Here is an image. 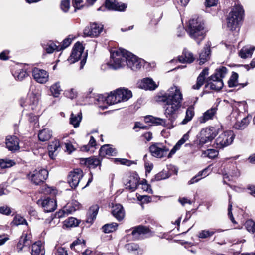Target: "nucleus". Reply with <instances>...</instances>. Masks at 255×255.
Here are the masks:
<instances>
[{"label":"nucleus","instance_id":"4c0bfd02","mask_svg":"<svg viewBox=\"0 0 255 255\" xmlns=\"http://www.w3.org/2000/svg\"><path fill=\"white\" fill-rule=\"evenodd\" d=\"M81 207V205L77 201L72 200L65 206V209L67 211V215H68L76 210L79 209Z\"/></svg>","mask_w":255,"mask_h":255},{"label":"nucleus","instance_id":"473e14b6","mask_svg":"<svg viewBox=\"0 0 255 255\" xmlns=\"http://www.w3.org/2000/svg\"><path fill=\"white\" fill-rule=\"evenodd\" d=\"M32 244L31 255H44V248L41 241H36Z\"/></svg>","mask_w":255,"mask_h":255},{"label":"nucleus","instance_id":"2eb2a0df","mask_svg":"<svg viewBox=\"0 0 255 255\" xmlns=\"http://www.w3.org/2000/svg\"><path fill=\"white\" fill-rule=\"evenodd\" d=\"M33 79L38 83L44 84L48 81V72L43 69L37 67H33L31 70Z\"/></svg>","mask_w":255,"mask_h":255},{"label":"nucleus","instance_id":"4be33fe9","mask_svg":"<svg viewBox=\"0 0 255 255\" xmlns=\"http://www.w3.org/2000/svg\"><path fill=\"white\" fill-rule=\"evenodd\" d=\"M111 212L118 221H121L125 217L124 209L123 206L119 203L113 204Z\"/></svg>","mask_w":255,"mask_h":255},{"label":"nucleus","instance_id":"f257e3e1","mask_svg":"<svg viewBox=\"0 0 255 255\" xmlns=\"http://www.w3.org/2000/svg\"><path fill=\"white\" fill-rule=\"evenodd\" d=\"M183 99L182 94L180 89L172 88L168 93H165L161 95H157L156 100L164 103V115L168 119L169 124L173 128L174 122L176 121L178 116V110L182 105Z\"/></svg>","mask_w":255,"mask_h":255},{"label":"nucleus","instance_id":"6ab92c4d","mask_svg":"<svg viewBox=\"0 0 255 255\" xmlns=\"http://www.w3.org/2000/svg\"><path fill=\"white\" fill-rule=\"evenodd\" d=\"M5 144L6 148L9 151L12 152H15L19 149V139L15 135H8L6 136L5 139Z\"/></svg>","mask_w":255,"mask_h":255},{"label":"nucleus","instance_id":"ea45409f","mask_svg":"<svg viewBox=\"0 0 255 255\" xmlns=\"http://www.w3.org/2000/svg\"><path fill=\"white\" fill-rule=\"evenodd\" d=\"M118 223L112 222L104 225L102 227L101 230L104 233H110L116 231L118 229Z\"/></svg>","mask_w":255,"mask_h":255},{"label":"nucleus","instance_id":"72a5a7b5","mask_svg":"<svg viewBox=\"0 0 255 255\" xmlns=\"http://www.w3.org/2000/svg\"><path fill=\"white\" fill-rule=\"evenodd\" d=\"M52 136V132L48 128H43L40 130L38 134V139L42 142L48 141Z\"/></svg>","mask_w":255,"mask_h":255},{"label":"nucleus","instance_id":"864d4df0","mask_svg":"<svg viewBox=\"0 0 255 255\" xmlns=\"http://www.w3.org/2000/svg\"><path fill=\"white\" fill-rule=\"evenodd\" d=\"M76 246H81L82 248H85L86 247V242L83 239L77 238L71 244L70 248H74Z\"/></svg>","mask_w":255,"mask_h":255},{"label":"nucleus","instance_id":"de8ad7c7","mask_svg":"<svg viewBox=\"0 0 255 255\" xmlns=\"http://www.w3.org/2000/svg\"><path fill=\"white\" fill-rule=\"evenodd\" d=\"M255 49V47H250L249 48H246L245 50L242 49L239 53V55L240 56L241 58L243 59H245L249 57V56H251Z\"/></svg>","mask_w":255,"mask_h":255},{"label":"nucleus","instance_id":"774afa93","mask_svg":"<svg viewBox=\"0 0 255 255\" xmlns=\"http://www.w3.org/2000/svg\"><path fill=\"white\" fill-rule=\"evenodd\" d=\"M56 255H68V254L65 248L60 247L57 250Z\"/></svg>","mask_w":255,"mask_h":255},{"label":"nucleus","instance_id":"bb28decb","mask_svg":"<svg viewBox=\"0 0 255 255\" xmlns=\"http://www.w3.org/2000/svg\"><path fill=\"white\" fill-rule=\"evenodd\" d=\"M195 59L192 52L184 48L182 52V54L179 56L178 60L181 63H192Z\"/></svg>","mask_w":255,"mask_h":255},{"label":"nucleus","instance_id":"69168bd1","mask_svg":"<svg viewBox=\"0 0 255 255\" xmlns=\"http://www.w3.org/2000/svg\"><path fill=\"white\" fill-rule=\"evenodd\" d=\"M11 213L10 208L7 206L0 207V213L3 215H9Z\"/></svg>","mask_w":255,"mask_h":255},{"label":"nucleus","instance_id":"393cba45","mask_svg":"<svg viewBox=\"0 0 255 255\" xmlns=\"http://www.w3.org/2000/svg\"><path fill=\"white\" fill-rule=\"evenodd\" d=\"M219 83L220 86H216V84L212 81L207 82V81H206L204 89L202 91L201 96H202L204 94L210 93V90H213L217 92L220 91L224 86L223 81L221 80Z\"/></svg>","mask_w":255,"mask_h":255},{"label":"nucleus","instance_id":"7c9ffc66","mask_svg":"<svg viewBox=\"0 0 255 255\" xmlns=\"http://www.w3.org/2000/svg\"><path fill=\"white\" fill-rule=\"evenodd\" d=\"M41 45L44 50L43 56H45L46 54H52L55 50L59 51L58 46L56 45L52 41H49L46 43H43Z\"/></svg>","mask_w":255,"mask_h":255},{"label":"nucleus","instance_id":"39448f33","mask_svg":"<svg viewBox=\"0 0 255 255\" xmlns=\"http://www.w3.org/2000/svg\"><path fill=\"white\" fill-rule=\"evenodd\" d=\"M132 96V92L130 90L120 88L111 92L105 98V101L107 104L110 105L121 101H126Z\"/></svg>","mask_w":255,"mask_h":255},{"label":"nucleus","instance_id":"7ed1b4c3","mask_svg":"<svg viewBox=\"0 0 255 255\" xmlns=\"http://www.w3.org/2000/svg\"><path fill=\"white\" fill-rule=\"evenodd\" d=\"M223 130V126L220 127L215 126L214 127L209 126L201 129L200 133L196 136V140H194L193 143H190L188 145L191 147L194 144L198 147H202L203 145L212 141L218 134L219 132ZM188 144H186L187 146Z\"/></svg>","mask_w":255,"mask_h":255},{"label":"nucleus","instance_id":"79ce46f5","mask_svg":"<svg viewBox=\"0 0 255 255\" xmlns=\"http://www.w3.org/2000/svg\"><path fill=\"white\" fill-rule=\"evenodd\" d=\"M82 113L80 112L77 116L72 113L70 118V123L73 125L74 128H77L79 126L80 122L82 120Z\"/></svg>","mask_w":255,"mask_h":255},{"label":"nucleus","instance_id":"c756f323","mask_svg":"<svg viewBox=\"0 0 255 255\" xmlns=\"http://www.w3.org/2000/svg\"><path fill=\"white\" fill-rule=\"evenodd\" d=\"M139 87L145 90H154L157 86L152 79L146 78L141 81Z\"/></svg>","mask_w":255,"mask_h":255},{"label":"nucleus","instance_id":"49530a36","mask_svg":"<svg viewBox=\"0 0 255 255\" xmlns=\"http://www.w3.org/2000/svg\"><path fill=\"white\" fill-rule=\"evenodd\" d=\"M52 95L55 97H58L61 91L60 83L59 82L53 84L50 88Z\"/></svg>","mask_w":255,"mask_h":255},{"label":"nucleus","instance_id":"f3484780","mask_svg":"<svg viewBox=\"0 0 255 255\" xmlns=\"http://www.w3.org/2000/svg\"><path fill=\"white\" fill-rule=\"evenodd\" d=\"M24 67L22 64H16L12 66L11 72L16 80L22 81L29 76L28 72L24 68Z\"/></svg>","mask_w":255,"mask_h":255},{"label":"nucleus","instance_id":"e433bc0d","mask_svg":"<svg viewBox=\"0 0 255 255\" xmlns=\"http://www.w3.org/2000/svg\"><path fill=\"white\" fill-rule=\"evenodd\" d=\"M99 207L97 204L93 205L89 209V216L88 217L87 222L90 223H93L95 220L97 214L98 213Z\"/></svg>","mask_w":255,"mask_h":255},{"label":"nucleus","instance_id":"6e6d98bb","mask_svg":"<svg viewBox=\"0 0 255 255\" xmlns=\"http://www.w3.org/2000/svg\"><path fill=\"white\" fill-rule=\"evenodd\" d=\"M43 192L45 194H49L51 198H54L57 194V190L54 187H45L43 189Z\"/></svg>","mask_w":255,"mask_h":255},{"label":"nucleus","instance_id":"20e7f679","mask_svg":"<svg viewBox=\"0 0 255 255\" xmlns=\"http://www.w3.org/2000/svg\"><path fill=\"white\" fill-rule=\"evenodd\" d=\"M244 12L243 8L241 5H237L232 9L227 18V26L230 30H235L239 26L243 18Z\"/></svg>","mask_w":255,"mask_h":255},{"label":"nucleus","instance_id":"1a4fd4ad","mask_svg":"<svg viewBox=\"0 0 255 255\" xmlns=\"http://www.w3.org/2000/svg\"><path fill=\"white\" fill-rule=\"evenodd\" d=\"M48 174L47 169L38 168L28 174V176L33 184L40 185L45 183L48 177Z\"/></svg>","mask_w":255,"mask_h":255},{"label":"nucleus","instance_id":"603ef678","mask_svg":"<svg viewBox=\"0 0 255 255\" xmlns=\"http://www.w3.org/2000/svg\"><path fill=\"white\" fill-rule=\"evenodd\" d=\"M71 35H69L68 37L63 40L62 44L58 46V50L59 51L63 50L68 47L71 43L73 40V37L70 38Z\"/></svg>","mask_w":255,"mask_h":255},{"label":"nucleus","instance_id":"cd10ccee","mask_svg":"<svg viewBox=\"0 0 255 255\" xmlns=\"http://www.w3.org/2000/svg\"><path fill=\"white\" fill-rule=\"evenodd\" d=\"M103 30V27H100L98 24L94 23L91 24L90 28L88 30H84V34L91 37H97Z\"/></svg>","mask_w":255,"mask_h":255},{"label":"nucleus","instance_id":"4468645a","mask_svg":"<svg viewBox=\"0 0 255 255\" xmlns=\"http://www.w3.org/2000/svg\"><path fill=\"white\" fill-rule=\"evenodd\" d=\"M79 161L81 165L85 166L89 169L91 168H96L98 167L99 169L101 170L102 158L100 159L95 156H92L88 158H81L79 159Z\"/></svg>","mask_w":255,"mask_h":255},{"label":"nucleus","instance_id":"aec40b11","mask_svg":"<svg viewBox=\"0 0 255 255\" xmlns=\"http://www.w3.org/2000/svg\"><path fill=\"white\" fill-rule=\"evenodd\" d=\"M104 6L109 10L124 11L127 5L124 3L120 4L116 0H106Z\"/></svg>","mask_w":255,"mask_h":255},{"label":"nucleus","instance_id":"ddd939ff","mask_svg":"<svg viewBox=\"0 0 255 255\" xmlns=\"http://www.w3.org/2000/svg\"><path fill=\"white\" fill-rule=\"evenodd\" d=\"M127 53L125 65H127L133 71L140 69L142 66L141 59L127 50Z\"/></svg>","mask_w":255,"mask_h":255},{"label":"nucleus","instance_id":"c9c22d12","mask_svg":"<svg viewBox=\"0 0 255 255\" xmlns=\"http://www.w3.org/2000/svg\"><path fill=\"white\" fill-rule=\"evenodd\" d=\"M114 151L115 149L111 147L110 144H105L101 147L99 151V155L103 159L106 155H113Z\"/></svg>","mask_w":255,"mask_h":255},{"label":"nucleus","instance_id":"0e129e2a","mask_svg":"<svg viewBox=\"0 0 255 255\" xmlns=\"http://www.w3.org/2000/svg\"><path fill=\"white\" fill-rule=\"evenodd\" d=\"M221 80H223L219 78V76L217 75V74L216 72H215L210 76L208 77L206 79V81H207V82L213 81L214 82H220Z\"/></svg>","mask_w":255,"mask_h":255},{"label":"nucleus","instance_id":"f8f14e48","mask_svg":"<svg viewBox=\"0 0 255 255\" xmlns=\"http://www.w3.org/2000/svg\"><path fill=\"white\" fill-rule=\"evenodd\" d=\"M140 178L136 172H132L124 180V183L125 189L130 192L135 191L139 185Z\"/></svg>","mask_w":255,"mask_h":255},{"label":"nucleus","instance_id":"f704fd0d","mask_svg":"<svg viewBox=\"0 0 255 255\" xmlns=\"http://www.w3.org/2000/svg\"><path fill=\"white\" fill-rule=\"evenodd\" d=\"M251 119L252 116L250 115H248L240 122H236L233 126L234 128L238 130L244 129L248 125Z\"/></svg>","mask_w":255,"mask_h":255},{"label":"nucleus","instance_id":"423d86ee","mask_svg":"<svg viewBox=\"0 0 255 255\" xmlns=\"http://www.w3.org/2000/svg\"><path fill=\"white\" fill-rule=\"evenodd\" d=\"M131 231V233L127 234V238L130 236H132L133 240H139L143 236L150 237L153 235L154 232L152 231L151 228L149 226L139 225L131 228L129 230H126V232L128 233Z\"/></svg>","mask_w":255,"mask_h":255},{"label":"nucleus","instance_id":"37998d69","mask_svg":"<svg viewBox=\"0 0 255 255\" xmlns=\"http://www.w3.org/2000/svg\"><path fill=\"white\" fill-rule=\"evenodd\" d=\"M239 75L237 73L233 71L228 81V86L230 88L235 87L238 86V79Z\"/></svg>","mask_w":255,"mask_h":255},{"label":"nucleus","instance_id":"338daca9","mask_svg":"<svg viewBox=\"0 0 255 255\" xmlns=\"http://www.w3.org/2000/svg\"><path fill=\"white\" fill-rule=\"evenodd\" d=\"M218 0H205V5L206 7H211L216 5Z\"/></svg>","mask_w":255,"mask_h":255},{"label":"nucleus","instance_id":"a19ab883","mask_svg":"<svg viewBox=\"0 0 255 255\" xmlns=\"http://www.w3.org/2000/svg\"><path fill=\"white\" fill-rule=\"evenodd\" d=\"M80 222V220H78L76 218L71 217L64 221V226L67 228L77 227L79 226Z\"/></svg>","mask_w":255,"mask_h":255},{"label":"nucleus","instance_id":"2f4dec72","mask_svg":"<svg viewBox=\"0 0 255 255\" xmlns=\"http://www.w3.org/2000/svg\"><path fill=\"white\" fill-rule=\"evenodd\" d=\"M189 135L188 133L185 134L171 150L169 153L167 155L168 158L172 157L173 155H174L176 152L180 148L181 145L185 143V142L189 139Z\"/></svg>","mask_w":255,"mask_h":255},{"label":"nucleus","instance_id":"6e6552de","mask_svg":"<svg viewBox=\"0 0 255 255\" xmlns=\"http://www.w3.org/2000/svg\"><path fill=\"white\" fill-rule=\"evenodd\" d=\"M234 138L235 134L232 130H228L224 131L215 139L214 147L216 148L222 149L230 145Z\"/></svg>","mask_w":255,"mask_h":255},{"label":"nucleus","instance_id":"e2e57ef3","mask_svg":"<svg viewBox=\"0 0 255 255\" xmlns=\"http://www.w3.org/2000/svg\"><path fill=\"white\" fill-rule=\"evenodd\" d=\"M12 163H14L12 160H5L4 159H0V167L1 168H6L13 165Z\"/></svg>","mask_w":255,"mask_h":255},{"label":"nucleus","instance_id":"a211bd4d","mask_svg":"<svg viewBox=\"0 0 255 255\" xmlns=\"http://www.w3.org/2000/svg\"><path fill=\"white\" fill-rule=\"evenodd\" d=\"M31 239L32 235L30 230L24 231L17 244L18 252L22 251L24 247H29L32 244Z\"/></svg>","mask_w":255,"mask_h":255},{"label":"nucleus","instance_id":"58836bf2","mask_svg":"<svg viewBox=\"0 0 255 255\" xmlns=\"http://www.w3.org/2000/svg\"><path fill=\"white\" fill-rule=\"evenodd\" d=\"M194 115V107L193 106L191 105L187 108L186 111L185 118L181 122V124L182 125L186 124L188 122H189L192 119Z\"/></svg>","mask_w":255,"mask_h":255},{"label":"nucleus","instance_id":"dca6fc26","mask_svg":"<svg viewBox=\"0 0 255 255\" xmlns=\"http://www.w3.org/2000/svg\"><path fill=\"white\" fill-rule=\"evenodd\" d=\"M84 47L80 41H77L75 43L73 47L70 56L68 58V61L71 63H74L78 61L81 57Z\"/></svg>","mask_w":255,"mask_h":255},{"label":"nucleus","instance_id":"f03ea898","mask_svg":"<svg viewBox=\"0 0 255 255\" xmlns=\"http://www.w3.org/2000/svg\"><path fill=\"white\" fill-rule=\"evenodd\" d=\"M186 31L189 36L195 40L198 44L205 38L207 32L204 21L199 17L189 20Z\"/></svg>","mask_w":255,"mask_h":255},{"label":"nucleus","instance_id":"5701e85b","mask_svg":"<svg viewBox=\"0 0 255 255\" xmlns=\"http://www.w3.org/2000/svg\"><path fill=\"white\" fill-rule=\"evenodd\" d=\"M41 205L45 212L54 211L57 207L56 201L54 198L47 197L41 202Z\"/></svg>","mask_w":255,"mask_h":255},{"label":"nucleus","instance_id":"412c9836","mask_svg":"<svg viewBox=\"0 0 255 255\" xmlns=\"http://www.w3.org/2000/svg\"><path fill=\"white\" fill-rule=\"evenodd\" d=\"M39 95L38 93L32 92L28 95L29 110L34 113H39L40 108L38 105Z\"/></svg>","mask_w":255,"mask_h":255},{"label":"nucleus","instance_id":"052dcab7","mask_svg":"<svg viewBox=\"0 0 255 255\" xmlns=\"http://www.w3.org/2000/svg\"><path fill=\"white\" fill-rule=\"evenodd\" d=\"M214 233L215 232L213 231L206 230H202L199 232L198 237L200 238L205 239L212 236Z\"/></svg>","mask_w":255,"mask_h":255},{"label":"nucleus","instance_id":"5fc2aeb1","mask_svg":"<svg viewBox=\"0 0 255 255\" xmlns=\"http://www.w3.org/2000/svg\"><path fill=\"white\" fill-rule=\"evenodd\" d=\"M114 162L117 163L119 162L120 164L122 165H127L130 166L132 164H135V162L134 161L130 160L125 158H113Z\"/></svg>","mask_w":255,"mask_h":255},{"label":"nucleus","instance_id":"a878e982","mask_svg":"<svg viewBox=\"0 0 255 255\" xmlns=\"http://www.w3.org/2000/svg\"><path fill=\"white\" fill-rule=\"evenodd\" d=\"M211 54V50L210 48V44L209 43L206 44L202 50L201 53L199 54V64L202 65L206 62L209 60Z\"/></svg>","mask_w":255,"mask_h":255},{"label":"nucleus","instance_id":"680f3d73","mask_svg":"<svg viewBox=\"0 0 255 255\" xmlns=\"http://www.w3.org/2000/svg\"><path fill=\"white\" fill-rule=\"evenodd\" d=\"M83 2V0H72V5L74 7V12H76L77 10L82 9L84 7V5L82 4Z\"/></svg>","mask_w":255,"mask_h":255},{"label":"nucleus","instance_id":"c03bdc74","mask_svg":"<svg viewBox=\"0 0 255 255\" xmlns=\"http://www.w3.org/2000/svg\"><path fill=\"white\" fill-rule=\"evenodd\" d=\"M60 147V142L58 140H54L50 143L48 146V150L49 152V155L51 157L53 155V153L57 150Z\"/></svg>","mask_w":255,"mask_h":255},{"label":"nucleus","instance_id":"c85d7f7f","mask_svg":"<svg viewBox=\"0 0 255 255\" xmlns=\"http://www.w3.org/2000/svg\"><path fill=\"white\" fill-rule=\"evenodd\" d=\"M217 108L216 107H212L207 110L203 116L199 118V121L200 123H204L209 120L213 119L214 116L216 114Z\"/></svg>","mask_w":255,"mask_h":255},{"label":"nucleus","instance_id":"b1692460","mask_svg":"<svg viewBox=\"0 0 255 255\" xmlns=\"http://www.w3.org/2000/svg\"><path fill=\"white\" fill-rule=\"evenodd\" d=\"M209 74V68L206 67L203 69L197 78L196 83L193 85L192 88L194 90H199L205 83L207 78L206 76Z\"/></svg>","mask_w":255,"mask_h":255},{"label":"nucleus","instance_id":"8fccbe9b","mask_svg":"<svg viewBox=\"0 0 255 255\" xmlns=\"http://www.w3.org/2000/svg\"><path fill=\"white\" fill-rule=\"evenodd\" d=\"M245 227L248 232L255 233V222L253 220H247L245 223Z\"/></svg>","mask_w":255,"mask_h":255},{"label":"nucleus","instance_id":"0eeeda50","mask_svg":"<svg viewBox=\"0 0 255 255\" xmlns=\"http://www.w3.org/2000/svg\"><path fill=\"white\" fill-rule=\"evenodd\" d=\"M127 53V50L123 48H119L111 52L110 56L111 65L115 69L125 66Z\"/></svg>","mask_w":255,"mask_h":255},{"label":"nucleus","instance_id":"09e8293b","mask_svg":"<svg viewBox=\"0 0 255 255\" xmlns=\"http://www.w3.org/2000/svg\"><path fill=\"white\" fill-rule=\"evenodd\" d=\"M169 177V173L164 171H162L156 174L154 177L152 178L151 180V182H153L154 181H158L161 180L165 179L168 178Z\"/></svg>","mask_w":255,"mask_h":255},{"label":"nucleus","instance_id":"3c124183","mask_svg":"<svg viewBox=\"0 0 255 255\" xmlns=\"http://www.w3.org/2000/svg\"><path fill=\"white\" fill-rule=\"evenodd\" d=\"M125 249L129 252L137 251L140 249L139 245L136 243H130L125 245Z\"/></svg>","mask_w":255,"mask_h":255},{"label":"nucleus","instance_id":"9d476101","mask_svg":"<svg viewBox=\"0 0 255 255\" xmlns=\"http://www.w3.org/2000/svg\"><path fill=\"white\" fill-rule=\"evenodd\" d=\"M149 151L153 157L162 158L166 156L169 149L162 143L156 142L152 143L149 146Z\"/></svg>","mask_w":255,"mask_h":255},{"label":"nucleus","instance_id":"13d9d810","mask_svg":"<svg viewBox=\"0 0 255 255\" xmlns=\"http://www.w3.org/2000/svg\"><path fill=\"white\" fill-rule=\"evenodd\" d=\"M38 113H34V112L32 113H30L27 114L26 116L28 118V120L30 123H34L38 122L39 120V115H36L35 114H38Z\"/></svg>","mask_w":255,"mask_h":255},{"label":"nucleus","instance_id":"4d7b16f0","mask_svg":"<svg viewBox=\"0 0 255 255\" xmlns=\"http://www.w3.org/2000/svg\"><path fill=\"white\" fill-rule=\"evenodd\" d=\"M227 68L224 66H221L219 68L216 69L215 70V72L217 74V75L219 76L220 79L225 77V75L227 73Z\"/></svg>","mask_w":255,"mask_h":255},{"label":"nucleus","instance_id":"a18cd8bd","mask_svg":"<svg viewBox=\"0 0 255 255\" xmlns=\"http://www.w3.org/2000/svg\"><path fill=\"white\" fill-rule=\"evenodd\" d=\"M11 225L15 226H18L19 225H28V223L25 218H24L21 215L17 214L14 217Z\"/></svg>","mask_w":255,"mask_h":255},{"label":"nucleus","instance_id":"bf43d9fd","mask_svg":"<svg viewBox=\"0 0 255 255\" xmlns=\"http://www.w3.org/2000/svg\"><path fill=\"white\" fill-rule=\"evenodd\" d=\"M70 0H62L60 3V7L64 12H67L70 8Z\"/></svg>","mask_w":255,"mask_h":255},{"label":"nucleus","instance_id":"9b49d317","mask_svg":"<svg viewBox=\"0 0 255 255\" xmlns=\"http://www.w3.org/2000/svg\"><path fill=\"white\" fill-rule=\"evenodd\" d=\"M83 177L82 170L80 168H75L69 172L67 177V182L72 189H75Z\"/></svg>","mask_w":255,"mask_h":255}]
</instances>
